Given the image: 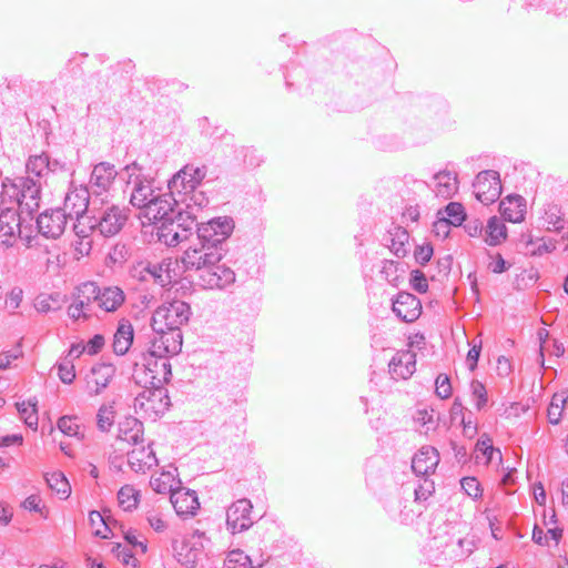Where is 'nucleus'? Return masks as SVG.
Segmentation results:
<instances>
[{
	"mask_svg": "<svg viewBox=\"0 0 568 568\" xmlns=\"http://www.w3.org/2000/svg\"><path fill=\"white\" fill-rule=\"evenodd\" d=\"M181 329H163V332H154L149 348L150 356H172L181 352L182 348Z\"/></svg>",
	"mask_w": 568,
	"mask_h": 568,
	"instance_id": "9b49d317",
	"label": "nucleus"
},
{
	"mask_svg": "<svg viewBox=\"0 0 568 568\" xmlns=\"http://www.w3.org/2000/svg\"><path fill=\"white\" fill-rule=\"evenodd\" d=\"M116 440L134 446L132 450L128 452V463L135 473H144L158 464L155 453L151 447L152 443H149L146 447L141 445L144 442L143 428H120Z\"/></svg>",
	"mask_w": 568,
	"mask_h": 568,
	"instance_id": "20e7f679",
	"label": "nucleus"
},
{
	"mask_svg": "<svg viewBox=\"0 0 568 568\" xmlns=\"http://www.w3.org/2000/svg\"><path fill=\"white\" fill-rule=\"evenodd\" d=\"M118 171L110 162H100L91 171L90 180L85 186L92 195H104L110 192L116 179Z\"/></svg>",
	"mask_w": 568,
	"mask_h": 568,
	"instance_id": "f8f14e48",
	"label": "nucleus"
},
{
	"mask_svg": "<svg viewBox=\"0 0 568 568\" xmlns=\"http://www.w3.org/2000/svg\"><path fill=\"white\" fill-rule=\"evenodd\" d=\"M233 230L234 221L230 216H219L201 223L195 232V242L183 252L180 258L184 270L203 274V271L219 263L226 253V240Z\"/></svg>",
	"mask_w": 568,
	"mask_h": 568,
	"instance_id": "f257e3e1",
	"label": "nucleus"
},
{
	"mask_svg": "<svg viewBox=\"0 0 568 568\" xmlns=\"http://www.w3.org/2000/svg\"><path fill=\"white\" fill-rule=\"evenodd\" d=\"M152 489L159 494H166L173 491L172 486L161 477L152 478L150 481Z\"/></svg>",
	"mask_w": 568,
	"mask_h": 568,
	"instance_id": "69168bd1",
	"label": "nucleus"
},
{
	"mask_svg": "<svg viewBox=\"0 0 568 568\" xmlns=\"http://www.w3.org/2000/svg\"><path fill=\"white\" fill-rule=\"evenodd\" d=\"M115 374V367L109 363H99L91 367L90 373L87 375V384L90 390L94 394L101 393Z\"/></svg>",
	"mask_w": 568,
	"mask_h": 568,
	"instance_id": "5701e85b",
	"label": "nucleus"
},
{
	"mask_svg": "<svg viewBox=\"0 0 568 568\" xmlns=\"http://www.w3.org/2000/svg\"><path fill=\"white\" fill-rule=\"evenodd\" d=\"M49 154L42 152L41 154L30 155L27 163L26 170L28 174H33L37 180L41 182V179L48 176Z\"/></svg>",
	"mask_w": 568,
	"mask_h": 568,
	"instance_id": "2f4dec72",
	"label": "nucleus"
},
{
	"mask_svg": "<svg viewBox=\"0 0 568 568\" xmlns=\"http://www.w3.org/2000/svg\"><path fill=\"white\" fill-rule=\"evenodd\" d=\"M112 552L122 561L126 568H138V560L132 555L131 550L121 544H115L112 547Z\"/></svg>",
	"mask_w": 568,
	"mask_h": 568,
	"instance_id": "09e8293b",
	"label": "nucleus"
},
{
	"mask_svg": "<svg viewBox=\"0 0 568 568\" xmlns=\"http://www.w3.org/2000/svg\"><path fill=\"white\" fill-rule=\"evenodd\" d=\"M568 395L565 392L556 393L547 409V417L550 424L556 425L560 422Z\"/></svg>",
	"mask_w": 568,
	"mask_h": 568,
	"instance_id": "f704fd0d",
	"label": "nucleus"
},
{
	"mask_svg": "<svg viewBox=\"0 0 568 568\" xmlns=\"http://www.w3.org/2000/svg\"><path fill=\"white\" fill-rule=\"evenodd\" d=\"M91 195L92 194L85 186L69 190L65 194L61 211L67 213L68 219L75 220V223L82 222L84 217H89L91 214V210L89 209Z\"/></svg>",
	"mask_w": 568,
	"mask_h": 568,
	"instance_id": "9d476101",
	"label": "nucleus"
},
{
	"mask_svg": "<svg viewBox=\"0 0 568 568\" xmlns=\"http://www.w3.org/2000/svg\"><path fill=\"white\" fill-rule=\"evenodd\" d=\"M191 316L190 305L180 300H174L159 306L152 316L153 332H163V329H181Z\"/></svg>",
	"mask_w": 568,
	"mask_h": 568,
	"instance_id": "423d86ee",
	"label": "nucleus"
},
{
	"mask_svg": "<svg viewBox=\"0 0 568 568\" xmlns=\"http://www.w3.org/2000/svg\"><path fill=\"white\" fill-rule=\"evenodd\" d=\"M435 392L439 398H448L452 395V385L449 377L445 374H439L435 381Z\"/></svg>",
	"mask_w": 568,
	"mask_h": 568,
	"instance_id": "864d4df0",
	"label": "nucleus"
},
{
	"mask_svg": "<svg viewBox=\"0 0 568 568\" xmlns=\"http://www.w3.org/2000/svg\"><path fill=\"white\" fill-rule=\"evenodd\" d=\"M153 387L142 392L134 402L135 412L150 422H155L170 406L168 390L162 385H153Z\"/></svg>",
	"mask_w": 568,
	"mask_h": 568,
	"instance_id": "6e6552de",
	"label": "nucleus"
},
{
	"mask_svg": "<svg viewBox=\"0 0 568 568\" xmlns=\"http://www.w3.org/2000/svg\"><path fill=\"white\" fill-rule=\"evenodd\" d=\"M476 459H479V454L485 457V464H489L495 458L500 462L503 459L501 452L493 446V440L486 435H483L476 444Z\"/></svg>",
	"mask_w": 568,
	"mask_h": 568,
	"instance_id": "c9c22d12",
	"label": "nucleus"
},
{
	"mask_svg": "<svg viewBox=\"0 0 568 568\" xmlns=\"http://www.w3.org/2000/svg\"><path fill=\"white\" fill-rule=\"evenodd\" d=\"M435 493V484L427 476H420L414 489L415 501L425 503Z\"/></svg>",
	"mask_w": 568,
	"mask_h": 568,
	"instance_id": "37998d69",
	"label": "nucleus"
},
{
	"mask_svg": "<svg viewBox=\"0 0 568 568\" xmlns=\"http://www.w3.org/2000/svg\"><path fill=\"white\" fill-rule=\"evenodd\" d=\"M143 168L136 162H132L124 168L128 174V184H132L130 203L143 210L158 196L155 194L152 180L142 173Z\"/></svg>",
	"mask_w": 568,
	"mask_h": 568,
	"instance_id": "0eeeda50",
	"label": "nucleus"
},
{
	"mask_svg": "<svg viewBox=\"0 0 568 568\" xmlns=\"http://www.w3.org/2000/svg\"><path fill=\"white\" fill-rule=\"evenodd\" d=\"M471 397L478 410L485 408L488 403V396L485 385L479 381L470 383Z\"/></svg>",
	"mask_w": 568,
	"mask_h": 568,
	"instance_id": "49530a36",
	"label": "nucleus"
},
{
	"mask_svg": "<svg viewBox=\"0 0 568 568\" xmlns=\"http://www.w3.org/2000/svg\"><path fill=\"white\" fill-rule=\"evenodd\" d=\"M252 503L246 498L234 501L226 511L227 529L232 534H237L250 529L253 525Z\"/></svg>",
	"mask_w": 568,
	"mask_h": 568,
	"instance_id": "2eb2a0df",
	"label": "nucleus"
},
{
	"mask_svg": "<svg viewBox=\"0 0 568 568\" xmlns=\"http://www.w3.org/2000/svg\"><path fill=\"white\" fill-rule=\"evenodd\" d=\"M206 166H194L192 164H186L183 166L176 174H175V182L179 181V178L182 176V180L185 179L184 176H192L195 184L199 186L203 179L206 175Z\"/></svg>",
	"mask_w": 568,
	"mask_h": 568,
	"instance_id": "a18cd8bd",
	"label": "nucleus"
},
{
	"mask_svg": "<svg viewBox=\"0 0 568 568\" xmlns=\"http://www.w3.org/2000/svg\"><path fill=\"white\" fill-rule=\"evenodd\" d=\"M170 501L179 516H193L200 507L196 493L185 488L171 491Z\"/></svg>",
	"mask_w": 568,
	"mask_h": 568,
	"instance_id": "412c9836",
	"label": "nucleus"
},
{
	"mask_svg": "<svg viewBox=\"0 0 568 568\" xmlns=\"http://www.w3.org/2000/svg\"><path fill=\"white\" fill-rule=\"evenodd\" d=\"M89 524L93 529V534L100 538H109L110 528L106 518L99 511L92 510L89 514Z\"/></svg>",
	"mask_w": 568,
	"mask_h": 568,
	"instance_id": "58836bf2",
	"label": "nucleus"
},
{
	"mask_svg": "<svg viewBox=\"0 0 568 568\" xmlns=\"http://www.w3.org/2000/svg\"><path fill=\"white\" fill-rule=\"evenodd\" d=\"M446 219L450 223V225L459 226L466 219V213L464 206L458 202H450L445 207Z\"/></svg>",
	"mask_w": 568,
	"mask_h": 568,
	"instance_id": "c03bdc74",
	"label": "nucleus"
},
{
	"mask_svg": "<svg viewBox=\"0 0 568 568\" xmlns=\"http://www.w3.org/2000/svg\"><path fill=\"white\" fill-rule=\"evenodd\" d=\"M22 295H23V292L21 288H18V287L13 288L10 292L8 300H7L8 306L12 310H17L21 304Z\"/></svg>",
	"mask_w": 568,
	"mask_h": 568,
	"instance_id": "338daca9",
	"label": "nucleus"
},
{
	"mask_svg": "<svg viewBox=\"0 0 568 568\" xmlns=\"http://www.w3.org/2000/svg\"><path fill=\"white\" fill-rule=\"evenodd\" d=\"M67 213L60 207L45 210L37 217L39 233L47 239L60 237L68 223Z\"/></svg>",
	"mask_w": 568,
	"mask_h": 568,
	"instance_id": "dca6fc26",
	"label": "nucleus"
},
{
	"mask_svg": "<svg viewBox=\"0 0 568 568\" xmlns=\"http://www.w3.org/2000/svg\"><path fill=\"white\" fill-rule=\"evenodd\" d=\"M473 187L476 199L480 203L491 204L501 194L500 175L495 170H484L476 175Z\"/></svg>",
	"mask_w": 568,
	"mask_h": 568,
	"instance_id": "1a4fd4ad",
	"label": "nucleus"
},
{
	"mask_svg": "<svg viewBox=\"0 0 568 568\" xmlns=\"http://www.w3.org/2000/svg\"><path fill=\"white\" fill-rule=\"evenodd\" d=\"M146 520L155 531H163L166 528L165 521L155 511L148 513Z\"/></svg>",
	"mask_w": 568,
	"mask_h": 568,
	"instance_id": "0e129e2a",
	"label": "nucleus"
},
{
	"mask_svg": "<svg viewBox=\"0 0 568 568\" xmlns=\"http://www.w3.org/2000/svg\"><path fill=\"white\" fill-rule=\"evenodd\" d=\"M133 337L134 331L131 322L126 318H121L113 336L114 353L116 355L126 354L133 343Z\"/></svg>",
	"mask_w": 568,
	"mask_h": 568,
	"instance_id": "393cba45",
	"label": "nucleus"
},
{
	"mask_svg": "<svg viewBox=\"0 0 568 568\" xmlns=\"http://www.w3.org/2000/svg\"><path fill=\"white\" fill-rule=\"evenodd\" d=\"M393 378H409L416 371V354L412 351L397 352L389 362Z\"/></svg>",
	"mask_w": 568,
	"mask_h": 568,
	"instance_id": "4be33fe9",
	"label": "nucleus"
},
{
	"mask_svg": "<svg viewBox=\"0 0 568 568\" xmlns=\"http://www.w3.org/2000/svg\"><path fill=\"white\" fill-rule=\"evenodd\" d=\"M119 505L125 511H132L139 503V491L131 485H124L118 493Z\"/></svg>",
	"mask_w": 568,
	"mask_h": 568,
	"instance_id": "e433bc0d",
	"label": "nucleus"
},
{
	"mask_svg": "<svg viewBox=\"0 0 568 568\" xmlns=\"http://www.w3.org/2000/svg\"><path fill=\"white\" fill-rule=\"evenodd\" d=\"M500 209L503 216L509 222L519 223L525 219L526 204L520 195H508L501 201Z\"/></svg>",
	"mask_w": 568,
	"mask_h": 568,
	"instance_id": "a878e982",
	"label": "nucleus"
},
{
	"mask_svg": "<svg viewBox=\"0 0 568 568\" xmlns=\"http://www.w3.org/2000/svg\"><path fill=\"white\" fill-rule=\"evenodd\" d=\"M16 406L24 426H38V399L36 397L17 403Z\"/></svg>",
	"mask_w": 568,
	"mask_h": 568,
	"instance_id": "473e14b6",
	"label": "nucleus"
},
{
	"mask_svg": "<svg viewBox=\"0 0 568 568\" xmlns=\"http://www.w3.org/2000/svg\"><path fill=\"white\" fill-rule=\"evenodd\" d=\"M68 172H70V168L65 161H62L59 159H51L49 156L48 175L50 173L58 174V173H68Z\"/></svg>",
	"mask_w": 568,
	"mask_h": 568,
	"instance_id": "052dcab7",
	"label": "nucleus"
},
{
	"mask_svg": "<svg viewBox=\"0 0 568 568\" xmlns=\"http://www.w3.org/2000/svg\"><path fill=\"white\" fill-rule=\"evenodd\" d=\"M185 179L182 180V176L179 178V181L175 182V174L173 178L169 181L168 187L171 194L178 193L182 195H189L190 191H194V189H197V185L195 184L192 176H184Z\"/></svg>",
	"mask_w": 568,
	"mask_h": 568,
	"instance_id": "a19ab883",
	"label": "nucleus"
},
{
	"mask_svg": "<svg viewBox=\"0 0 568 568\" xmlns=\"http://www.w3.org/2000/svg\"><path fill=\"white\" fill-rule=\"evenodd\" d=\"M115 416L113 404L102 405L97 414V426H112L115 423Z\"/></svg>",
	"mask_w": 568,
	"mask_h": 568,
	"instance_id": "de8ad7c7",
	"label": "nucleus"
},
{
	"mask_svg": "<svg viewBox=\"0 0 568 568\" xmlns=\"http://www.w3.org/2000/svg\"><path fill=\"white\" fill-rule=\"evenodd\" d=\"M150 357L154 358V361L150 359L146 364L148 369L152 374V385H162L168 383L172 376L169 356Z\"/></svg>",
	"mask_w": 568,
	"mask_h": 568,
	"instance_id": "cd10ccee",
	"label": "nucleus"
},
{
	"mask_svg": "<svg viewBox=\"0 0 568 568\" xmlns=\"http://www.w3.org/2000/svg\"><path fill=\"white\" fill-rule=\"evenodd\" d=\"M178 201L173 194H158V196L143 210L142 214L149 222L160 226L179 211Z\"/></svg>",
	"mask_w": 568,
	"mask_h": 568,
	"instance_id": "ddd939ff",
	"label": "nucleus"
},
{
	"mask_svg": "<svg viewBox=\"0 0 568 568\" xmlns=\"http://www.w3.org/2000/svg\"><path fill=\"white\" fill-rule=\"evenodd\" d=\"M199 280L204 288L224 290L235 282V272L224 264L216 263L207 271H203V274H199Z\"/></svg>",
	"mask_w": 568,
	"mask_h": 568,
	"instance_id": "a211bd4d",
	"label": "nucleus"
},
{
	"mask_svg": "<svg viewBox=\"0 0 568 568\" xmlns=\"http://www.w3.org/2000/svg\"><path fill=\"white\" fill-rule=\"evenodd\" d=\"M48 486L55 491L61 499H67L71 494V486L61 471H53L44 476Z\"/></svg>",
	"mask_w": 568,
	"mask_h": 568,
	"instance_id": "72a5a7b5",
	"label": "nucleus"
},
{
	"mask_svg": "<svg viewBox=\"0 0 568 568\" xmlns=\"http://www.w3.org/2000/svg\"><path fill=\"white\" fill-rule=\"evenodd\" d=\"M548 231L561 233L566 229V222L560 215V210L556 205H549L544 215Z\"/></svg>",
	"mask_w": 568,
	"mask_h": 568,
	"instance_id": "4c0bfd02",
	"label": "nucleus"
},
{
	"mask_svg": "<svg viewBox=\"0 0 568 568\" xmlns=\"http://www.w3.org/2000/svg\"><path fill=\"white\" fill-rule=\"evenodd\" d=\"M67 313L72 321H79L80 318L89 320V317H85V314L82 308V303L78 304V302L74 298L72 303L69 305Z\"/></svg>",
	"mask_w": 568,
	"mask_h": 568,
	"instance_id": "680f3d73",
	"label": "nucleus"
},
{
	"mask_svg": "<svg viewBox=\"0 0 568 568\" xmlns=\"http://www.w3.org/2000/svg\"><path fill=\"white\" fill-rule=\"evenodd\" d=\"M104 343H105V339H104L103 335L97 334L91 339H89L88 343L84 345L85 352L89 355L98 354L104 346Z\"/></svg>",
	"mask_w": 568,
	"mask_h": 568,
	"instance_id": "13d9d810",
	"label": "nucleus"
},
{
	"mask_svg": "<svg viewBox=\"0 0 568 568\" xmlns=\"http://www.w3.org/2000/svg\"><path fill=\"white\" fill-rule=\"evenodd\" d=\"M128 220L125 211L118 205H108L99 210L91 209L89 217L82 222L74 223L73 230L80 239H88L98 233L103 237H111L118 234Z\"/></svg>",
	"mask_w": 568,
	"mask_h": 568,
	"instance_id": "f03ea898",
	"label": "nucleus"
},
{
	"mask_svg": "<svg viewBox=\"0 0 568 568\" xmlns=\"http://www.w3.org/2000/svg\"><path fill=\"white\" fill-rule=\"evenodd\" d=\"M201 226L189 212L179 210L174 216L166 222H161L156 227V236L161 243L168 246H175L181 242L189 241L195 235L193 230L197 231Z\"/></svg>",
	"mask_w": 568,
	"mask_h": 568,
	"instance_id": "39448f33",
	"label": "nucleus"
},
{
	"mask_svg": "<svg viewBox=\"0 0 568 568\" xmlns=\"http://www.w3.org/2000/svg\"><path fill=\"white\" fill-rule=\"evenodd\" d=\"M203 539H205V532L195 530L190 538L182 541L180 548H175V558L183 567L196 566L204 551Z\"/></svg>",
	"mask_w": 568,
	"mask_h": 568,
	"instance_id": "4468645a",
	"label": "nucleus"
},
{
	"mask_svg": "<svg viewBox=\"0 0 568 568\" xmlns=\"http://www.w3.org/2000/svg\"><path fill=\"white\" fill-rule=\"evenodd\" d=\"M433 253L434 250L430 244L418 245L414 251V257L418 264L425 265L430 261Z\"/></svg>",
	"mask_w": 568,
	"mask_h": 568,
	"instance_id": "4d7b16f0",
	"label": "nucleus"
},
{
	"mask_svg": "<svg viewBox=\"0 0 568 568\" xmlns=\"http://www.w3.org/2000/svg\"><path fill=\"white\" fill-rule=\"evenodd\" d=\"M434 180L436 181L435 193L443 199L452 197L458 189L457 176L450 172H438L434 175Z\"/></svg>",
	"mask_w": 568,
	"mask_h": 568,
	"instance_id": "c756f323",
	"label": "nucleus"
},
{
	"mask_svg": "<svg viewBox=\"0 0 568 568\" xmlns=\"http://www.w3.org/2000/svg\"><path fill=\"white\" fill-rule=\"evenodd\" d=\"M481 352V341L479 339L478 343L476 341H473L471 347L467 353L466 357V364L468 366V369L474 372L477 367L478 359Z\"/></svg>",
	"mask_w": 568,
	"mask_h": 568,
	"instance_id": "6e6d98bb",
	"label": "nucleus"
},
{
	"mask_svg": "<svg viewBox=\"0 0 568 568\" xmlns=\"http://www.w3.org/2000/svg\"><path fill=\"white\" fill-rule=\"evenodd\" d=\"M460 486L465 494L473 499H477L481 496L483 489L475 477H464L460 480Z\"/></svg>",
	"mask_w": 568,
	"mask_h": 568,
	"instance_id": "8fccbe9b",
	"label": "nucleus"
},
{
	"mask_svg": "<svg viewBox=\"0 0 568 568\" xmlns=\"http://www.w3.org/2000/svg\"><path fill=\"white\" fill-rule=\"evenodd\" d=\"M97 294H95V282L87 281L81 283L75 287L73 293L74 300L78 304L82 302V308L85 314V317H91L92 315V306L97 305Z\"/></svg>",
	"mask_w": 568,
	"mask_h": 568,
	"instance_id": "c85d7f7f",
	"label": "nucleus"
},
{
	"mask_svg": "<svg viewBox=\"0 0 568 568\" xmlns=\"http://www.w3.org/2000/svg\"><path fill=\"white\" fill-rule=\"evenodd\" d=\"M439 454L436 448L423 446L412 459V469L416 476H428L438 465Z\"/></svg>",
	"mask_w": 568,
	"mask_h": 568,
	"instance_id": "b1692460",
	"label": "nucleus"
},
{
	"mask_svg": "<svg viewBox=\"0 0 568 568\" xmlns=\"http://www.w3.org/2000/svg\"><path fill=\"white\" fill-rule=\"evenodd\" d=\"M224 568H254L251 558L241 549H235L229 552Z\"/></svg>",
	"mask_w": 568,
	"mask_h": 568,
	"instance_id": "79ce46f5",
	"label": "nucleus"
},
{
	"mask_svg": "<svg viewBox=\"0 0 568 568\" xmlns=\"http://www.w3.org/2000/svg\"><path fill=\"white\" fill-rule=\"evenodd\" d=\"M97 306L105 313L116 312L125 302V294L119 286H100L95 282Z\"/></svg>",
	"mask_w": 568,
	"mask_h": 568,
	"instance_id": "aec40b11",
	"label": "nucleus"
},
{
	"mask_svg": "<svg viewBox=\"0 0 568 568\" xmlns=\"http://www.w3.org/2000/svg\"><path fill=\"white\" fill-rule=\"evenodd\" d=\"M409 283L417 293H426L428 283L425 274L420 270H413L410 272Z\"/></svg>",
	"mask_w": 568,
	"mask_h": 568,
	"instance_id": "603ef678",
	"label": "nucleus"
},
{
	"mask_svg": "<svg viewBox=\"0 0 568 568\" xmlns=\"http://www.w3.org/2000/svg\"><path fill=\"white\" fill-rule=\"evenodd\" d=\"M17 209L10 206L0 212V244L10 247L21 233V222L26 219Z\"/></svg>",
	"mask_w": 568,
	"mask_h": 568,
	"instance_id": "f3484780",
	"label": "nucleus"
},
{
	"mask_svg": "<svg viewBox=\"0 0 568 568\" xmlns=\"http://www.w3.org/2000/svg\"><path fill=\"white\" fill-rule=\"evenodd\" d=\"M184 197L182 201L187 202L186 206L191 207L197 206V207H205L209 204V199L205 195L204 192L197 191V189H194V191H190L189 195H183Z\"/></svg>",
	"mask_w": 568,
	"mask_h": 568,
	"instance_id": "3c124183",
	"label": "nucleus"
},
{
	"mask_svg": "<svg viewBox=\"0 0 568 568\" xmlns=\"http://www.w3.org/2000/svg\"><path fill=\"white\" fill-rule=\"evenodd\" d=\"M58 375L62 383L71 384L75 378L72 361H63L58 365Z\"/></svg>",
	"mask_w": 568,
	"mask_h": 568,
	"instance_id": "5fc2aeb1",
	"label": "nucleus"
},
{
	"mask_svg": "<svg viewBox=\"0 0 568 568\" xmlns=\"http://www.w3.org/2000/svg\"><path fill=\"white\" fill-rule=\"evenodd\" d=\"M436 235L446 237L449 233L450 223L446 217H439L433 225Z\"/></svg>",
	"mask_w": 568,
	"mask_h": 568,
	"instance_id": "774afa93",
	"label": "nucleus"
},
{
	"mask_svg": "<svg viewBox=\"0 0 568 568\" xmlns=\"http://www.w3.org/2000/svg\"><path fill=\"white\" fill-rule=\"evenodd\" d=\"M507 237V227L498 216L489 217L485 229V242L489 246H497Z\"/></svg>",
	"mask_w": 568,
	"mask_h": 568,
	"instance_id": "7c9ffc66",
	"label": "nucleus"
},
{
	"mask_svg": "<svg viewBox=\"0 0 568 568\" xmlns=\"http://www.w3.org/2000/svg\"><path fill=\"white\" fill-rule=\"evenodd\" d=\"M527 253L532 256H542L547 253L552 252L556 248V245L552 241H546L545 239H540L538 241H534L529 237L526 243Z\"/></svg>",
	"mask_w": 568,
	"mask_h": 568,
	"instance_id": "ea45409f",
	"label": "nucleus"
},
{
	"mask_svg": "<svg viewBox=\"0 0 568 568\" xmlns=\"http://www.w3.org/2000/svg\"><path fill=\"white\" fill-rule=\"evenodd\" d=\"M3 193L10 199V203L18 205V212L32 219L40 209L42 183L28 176L14 179L4 178L1 182Z\"/></svg>",
	"mask_w": 568,
	"mask_h": 568,
	"instance_id": "7ed1b4c3",
	"label": "nucleus"
},
{
	"mask_svg": "<svg viewBox=\"0 0 568 568\" xmlns=\"http://www.w3.org/2000/svg\"><path fill=\"white\" fill-rule=\"evenodd\" d=\"M22 506H23V508H26L30 511L39 513L45 517V515L43 514L44 507L41 506V498L38 495H31V496L27 497L24 499V501L22 503Z\"/></svg>",
	"mask_w": 568,
	"mask_h": 568,
	"instance_id": "bf43d9fd",
	"label": "nucleus"
},
{
	"mask_svg": "<svg viewBox=\"0 0 568 568\" xmlns=\"http://www.w3.org/2000/svg\"><path fill=\"white\" fill-rule=\"evenodd\" d=\"M393 312L405 323L416 321L422 314L420 301L408 292H399L393 301Z\"/></svg>",
	"mask_w": 568,
	"mask_h": 568,
	"instance_id": "6ab92c4d",
	"label": "nucleus"
},
{
	"mask_svg": "<svg viewBox=\"0 0 568 568\" xmlns=\"http://www.w3.org/2000/svg\"><path fill=\"white\" fill-rule=\"evenodd\" d=\"M145 271L154 278L156 283H159L161 286H165L168 282V275L163 276L162 274V266L159 264L149 265Z\"/></svg>",
	"mask_w": 568,
	"mask_h": 568,
	"instance_id": "e2e57ef3",
	"label": "nucleus"
},
{
	"mask_svg": "<svg viewBox=\"0 0 568 568\" xmlns=\"http://www.w3.org/2000/svg\"><path fill=\"white\" fill-rule=\"evenodd\" d=\"M385 241L388 244L389 250L397 257H405L408 250L406 245L409 241V234L406 229L399 225H393L388 231L385 237Z\"/></svg>",
	"mask_w": 568,
	"mask_h": 568,
	"instance_id": "bb28decb",
	"label": "nucleus"
}]
</instances>
